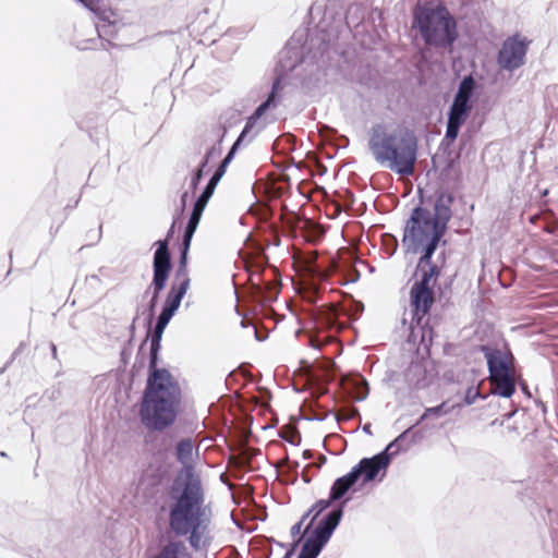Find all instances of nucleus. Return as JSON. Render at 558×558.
Returning a JSON list of instances; mask_svg holds the SVG:
<instances>
[{
    "mask_svg": "<svg viewBox=\"0 0 558 558\" xmlns=\"http://www.w3.org/2000/svg\"><path fill=\"white\" fill-rule=\"evenodd\" d=\"M161 343L150 342L148 376L144 388L140 418L151 432H162L175 422L181 404V388L167 368H159Z\"/></svg>",
    "mask_w": 558,
    "mask_h": 558,
    "instance_id": "nucleus-1",
    "label": "nucleus"
},
{
    "mask_svg": "<svg viewBox=\"0 0 558 558\" xmlns=\"http://www.w3.org/2000/svg\"><path fill=\"white\" fill-rule=\"evenodd\" d=\"M336 1L328 0L324 9L317 4L310 8L312 20L315 14L322 13V17L317 22L315 31L308 32L303 44L302 35L299 37L296 33L292 35L279 53L276 75L283 77L302 63L318 64L328 54L331 37L335 36L338 25L342 22V15L336 11Z\"/></svg>",
    "mask_w": 558,
    "mask_h": 558,
    "instance_id": "nucleus-2",
    "label": "nucleus"
},
{
    "mask_svg": "<svg viewBox=\"0 0 558 558\" xmlns=\"http://www.w3.org/2000/svg\"><path fill=\"white\" fill-rule=\"evenodd\" d=\"M368 148L374 159L399 175H411L417 160V138L402 128L387 132L383 124L372 128Z\"/></svg>",
    "mask_w": 558,
    "mask_h": 558,
    "instance_id": "nucleus-3",
    "label": "nucleus"
},
{
    "mask_svg": "<svg viewBox=\"0 0 558 558\" xmlns=\"http://www.w3.org/2000/svg\"><path fill=\"white\" fill-rule=\"evenodd\" d=\"M411 26L428 47L448 49L459 38L457 20L442 2H417L412 10Z\"/></svg>",
    "mask_w": 558,
    "mask_h": 558,
    "instance_id": "nucleus-4",
    "label": "nucleus"
},
{
    "mask_svg": "<svg viewBox=\"0 0 558 558\" xmlns=\"http://www.w3.org/2000/svg\"><path fill=\"white\" fill-rule=\"evenodd\" d=\"M205 495L184 492L179 498H168V524L178 537L187 536L190 546L198 550L207 527L205 523Z\"/></svg>",
    "mask_w": 558,
    "mask_h": 558,
    "instance_id": "nucleus-5",
    "label": "nucleus"
},
{
    "mask_svg": "<svg viewBox=\"0 0 558 558\" xmlns=\"http://www.w3.org/2000/svg\"><path fill=\"white\" fill-rule=\"evenodd\" d=\"M423 189L418 187L420 204L416 205L405 221L402 247L407 254H421V264L433 258L446 232L428 218V208L424 206Z\"/></svg>",
    "mask_w": 558,
    "mask_h": 558,
    "instance_id": "nucleus-6",
    "label": "nucleus"
},
{
    "mask_svg": "<svg viewBox=\"0 0 558 558\" xmlns=\"http://www.w3.org/2000/svg\"><path fill=\"white\" fill-rule=\"evenodd\" d=\"M78 3L95 15L96 21L94 27L97 37L85 39L75 37L72 41L74 47L81 51L96 50L99 45L105 50H108L109 47H114V44L110 39L118 35L122 26L117 12L108 7L104 0H78Z\"/></svg>",
    "mask_w": 558,
    "mask_h": 558,
    "instance_id": "nucleus-7",
    "label": "nucleus"
},
{
    "mask_svg": "<svg viewBox=\"0 0 558 558\" xmlns=\"http://www.w3.org/2000/svg\"><path fill=\"white\" fill-rule=\"evenodd\" d=\"M488 371V380L492 387L490 393L509 399L515 392V381L512 375L514 355L507 349L502 351L489 344L480 345Z\"/></svg>",
    "mask_w": 558,
    "mask_h": 558,
    "instance_id": "nucleus-8",
    "label": "nucleus"
},
{
    "mask_svg": "<svg viewBox=\"0 0 558 558\" xmlns=\"http://www.w3.org/2000/svg\"><path fill=\"white\" fill-rule=\"evenodd\" d=\"M193 454L194 444L192 438L180 439L175 446V458L182 464V470L172 480L168 498H179L184 492L195 493L197 496L205 495L202 480L195 472Z\"/></svg>",
    "mask_w": 558,
    "mask_h": 558,
    "instance_id": "nucleus-9",
    "label": "nucleus"
},
{
    "mask_svg": "<svg viewBox=\"0 0 558 558\" xmlns=\"http://www.w3.org/2000/svg\"><path fill=\"white\" fill-rule=\"evenodd\" d=\"M530 41L522 38L519 34L509 36L504 43L497 54L499 66L507 71H514L525 63Z\"/></svg>",
    "mask_w": 558,
    "mask_h": 558,
    "instance_id": "nucleus-10",
    "label": "nucleus"
},
{
    "mask_svg": "<svg viewBox=\"0 0 558 558\" xmlns=\"http://www.w3.org/2000/svg\"><path fill=\"white\" fill-rule=\"evenodd\" d=\"M170 274L171 272H169L168 263L163 265V263L161 264L159 260H156L155 268H153L151 282L143 293V299L151 293L148 303L143 307L142 311V314L146 315V322L148 326H150L153 319L155 318L159 295L165 290Z\"/></svg>",
    "mask_w": 558,
    "mask_h": 558,
    "instance_id": "nucleus-11",
    "label": "nucleus"
},
{
    "mask_svg": "<svg viewBox=\"0 0 558 558\" xmlns=\"http://www.w3.org/2000/svg\"><path fill=\"white\" fill-rule=\"evenodd\" d=\"M391 463V456L386 452H378L369 458H362L352 469V476L354 475L359 481L362 478L363 484L375 481L381 473V478L386 475L387 469Z\"/></svg>",
    "mask_w": 558,
    "mask_h": 558,
    "instance_id": "nucleus-12",
    "label": "nucleus"
},
{
    "mask_svg": "<svg viewBox=\"0 0 558 558\" xmlns=\"http://www.w3.org/2000/svg\"><path fill=\"white\" fill-rule=\"evenodd\" d=\"M434 302V289H418L411 287L410 306L412 317L409 326L411 333H414L416 327L423 329V319L429 314Z\"/></svg>",
    "mask_w": 558,
    "mask_h": 558,
    "instance_id": "nucleus-13",
    "label": "nucleus"
},
{
    "mask_svg": "<svg viewBox=\"0 0 558 558\" xmlns=\"http://www.w3.org/2000/svg\"><path fill=\"white\" fill-rule=\"evenodd\" d=\"M251 286L246 290L244 298L255 306H263L277 300L279 295V284L275 281H267L259 274L251 275Z\"/></svg>",
    "mask_w": 558,
    "mask_h": 558,
    "instance_id": "nucleus-14",
    "label": "nucleus"
},
{
    "mask_svg": "<svg viewBox=\"0 0 558 558\" xmlns=\"http://www.w3.org/2000/svg\"><path fill=\"white\" fill-rule=\"evenodd\" d=\"M454 195L446 190H437L432 203L433 211L428 209V218L444 232H447L448 223L453 216L452 205Z\"/></svg>",
    "mask_w": 558,
    "mask_h": 558,
    "instance_id": "nucleus-15",
    "label": "nucleus"
},
{
    "mask_svg": "<svg viewBox=\"0 0 558 558\" xmlns=\"http://www.w3.org/2000/svg\"><path fill=\"white\" fill-rule=\"evenodd\" d=\"M357 483L356 477L353 475L350 470L347 474L336 478L333 484L330 487L329 496L327 499H319L316 501V506L318 513H323L335 502L340 504L345 494Z\"/></svg>",
    "mask_w": 558,
    "mask_h": 558,
    "instance_id": "nucleus-16",
    "label": "nucleus"
},
{
    "mask_svg": "<svg viewBox=\"0 0 558 558\" xmlns=\"http://www.w3.org/2000/svg\"><path fill=\"white\" fill-rule=\"evenodd\" d=\"M349 499H344L340 504H338L335 508H332L329 512H327L318 522L316 527L313 530L316 534L320 535L325 539L329 542L333 532L339 526L343 513L344 507Z\"/></svg>",
    "mask_w": 558,
    "mask_h": 558,
    "instance_id": "nucleus-17",
    "label": "nucleus"
},
{
    "mask_svg": "<svg viewBox=\"0 0 558 558\" xmlns=\"http://www.w3.org/2000/svg\"><path fill=\"white\" fill-rule=\"evenodd\" d=\"M228 133V128L225 123H218L209 130V136L214 141L213 145L205 151L199 165L202 168H207L210 161L219 158L222 154V142Z\"/></svg>",
    "mask_w": 558,
    "mask_h": 558,
    "instance_id": "nucleus-18",
    "label": "nucleus"
},
{
    "mask_svg": "<svg viewBox=\"0 0 558 558\" xmlns=\"http://www.w3.org/2000/svg\"><path fill=\"white\" fill-rule=\"evenodd\" d=\"M175 223H177V218H173V221L167 232L166 238L161 239V240H157L154 243L155 253H154V257H153V268H155L156 260H159L161 264L163 263V265L168 263L169 272L172 271L173 264H172V257H171V253H170V248H169V242L173 238Z\"/></svg>",
    "mask_w": 558,
    "mask_h": 558,
    "instance_id": "nucleus-19",
    "label": "nucleus"
},
{
    "mask_svg": "<svg viewBox=\"0 0 558 558\" xmlns=\"http://www.w3.org/2000/svg\"><path fill=\"white\" fill-rule=\"evenodd\" d=\"M187 284L186 282L177 283L172 282L170 286L169 291L167 292L166 299L162 303L161 310L162 312L174 316L178 312L181 302L183 298L185 296L187 292Z\"/></svg>",
    "mask_w": 558,
    "mask_h": 558,
    "instance_id": "nucleus-20",
    "label": "nucleus"
},
{
    "mask_svg": "<svg viewBox=\"0 0 558 558\" xmlns=\"http://www.w3.org/2000/svg\"><path fill=\"white\" fill-rule=\"evenodd\" d=\"M480 85L472 73L464 75L459 82L454 98L475 106Z\"/></svg>",
    "mask_w": 558,
    "mask_h": 558,
    "instance_id": "nucleus-21",
    "label": "nucleus"
},
{
    "mask_svg": "<svg viewBox=\"0 0 558 558\" xmlns=\"http://www.w3.org/2000/svg\"><path fill=\"white\" fill-rule=\"evenodd\" d=\"M404 380L408 386L413 389H422L425 388L427 383V371L423 363L418 361H413L409 364L407 369L404 371Z\"/></svg>",
    "mask_w": 558,
    "mask_h": 558,
    "instance_id": "nucleus-22",
    "label": "nucleus"
},
{
    "mask_svg": "<svg viewBox=\"0 0 558 558\" xmlns=\"http://www.w3.org/2000/svg\"><path fill=\"white\" fill-rule=\"evenodd\" d=\"M282 77L281 75H276L272 84L271 89L268 93L265 100H263L256 108H255V118H262L269 109L276 108L281 99V85Z\"/></svg>",
    "mask_w": 558,
    "mask_h": 558,
    "instance_id": "nucleus-23",
    "label": "nucleus"
},
{
    "mask_svg": "<svg viewBox=\"0 0 558 558\" xmlns=\"http://www.w3.org/2000/svg\"><path fill=\"white\" fill-rule=\"evenodd\" d=\"M473 109V105L463 102L453 97L447 113V120L464 124Z\"/></svg>",
    "mask_w": 558,
    "mask_h": 558,
    "instance_id": "nucleus-24",
    "label": "nucleus"
},
{
    "mask_svg": "<svg viewBox=\"0 0 558 558\" xmlns=\"http://www.w3.org/2000/svg\"><path fill=\"white\" fill-rule=\"evenodd\" d=\"M462 403H450V400L442 401L440 404L436 407L426 408L418 418V421L414 424V426L420 425L422 422L427 420L430 416H442L449 413H452L456 409L461 408Z\"/></svg>",
    "mask_w": 558,
    "mask_h": 558,
    "instance_id": "nucleus-25",
    "label": "nucleus"
},
{
    "mask_svg": "<svg viewBox=\"0 0 558 558\" xmlns=\"http://www.w3.org/2000/svg\"><path fill=\"white\" fill-rule=\"evenodd\" d=\"M414 427L415 426L412 425L411 427L407 428L399 436H397L392 441H390L386 446V448L384 450H381L380 452H386V454L391 456V460H392L400 452L407 451L409 449V446H404L403 444Z\"/></svg>",
    "mask_w": 558,
    "mask_h": 558,
    "instance_id": "nucleus-26",
    "label": "nucleus"
},
{
    "mask_svg": "<svg viewBox=\"0 0 558 558\" xmlns=\"http://www.w3.org/2000/svg\"><path fill=\"white\" fill-rule=\"evenodd\" d=\"M173 316L160 311L150 335V342L161 343L162 335Z\"/></svg>",
    "mask_w": 558,
    "mask_h": 558,
    "instance_id": "nucleus-27",
    "label": "nucleus"
},
{
    "mask_svg": "<svg viewBox=\"0 0 558 558\" xmlns=\"http://www.w3.org/2000/svg\"><path fill=\"white\" fill-rule=\"evenodd\" d=\"M327 544V539L312 531L302 547L319 556Z\"/></svg>",
    "mask_w": 558,
    "mask_h": 558,
    "instance_id": "nucleus-28",
    "label": "nucleus"
},
{
    "mask_svg": "<svg viewBox=\"0 0 558 558\" xmlns=\"http://www.w3.org/2000/svg\"><path fill=\"white\" fill-rule=\"evenodd\" d=\"M185 549L182 541L169 542L154 558H179Z\"/></svg>",
    "mask_w": 558,
    "mask_h": 558,
    "instance_id": "nucleus-29",
    "label": "nucleus"
},
{
    "mask_svg": "<svg viewBox=\"0 0 558 558\" xmlns=\"http://www.w3.org/2000/svg\"><path fill=\"white\" fill-rule=\"evenodd\" d=\"M315 328L317 329L316 333H311L308 336V345L314 350L320 351L324 345L331 343L335 337L329 332L322 336L319 329L323 328V326L316 325Z\"/></svg>",
    "mask_w": 558,
    "mask_h": 558,
    "instance_id": "nucleus-30",
    "label": "nucleus"
},
{
    "mask_svg": "<svg viewBox=\"0 0 558 558\" xmlns=\"http://www.w3.org/2000/svg\"><path fill=\"white\" fill-rule=\"evenodd\" d=\"M167 456L166 451H158L153 454L154 462L159 463L156 468L158 483L169 473V465L166 464Z\"/></svg>",
    "mask_w": 558,
    "mask_h": 558,
    "instance_id": "nucleus-31",
    "label": "nucleus"
},
{
    "mask_svg": "<svg viewBox=\"0 0 558 558\" xmlns=\"http://www.w3.org/2000/svg\"><path fill=\"white\" fill-rule=\"evenodd\" d=\"M425 269L427 271V274L433 277L434 279V283L437 281L438 277L440 276V268L433 263V258L429 259L428 263H423L421 264V257L418 258V262H417V265H416V270H415V275L418 272V270H421L422 268H426Z\"/></svg>",
    "mask_w": 558,
    "mask_h": 558,
    "instance_id": "nucleus-32",
    "label": "nucleus"
},
{
    "mask_svg": "<svg viewBox=\"0 0 558 558\" xmlns=\"http://www.w3.org/2000/svg\"><path fill=\"white\" fill-rule=\"evenodd\" d=\"M205 169L206 168H202V166L198 163V166L192 171L189 186V192H191L192 194H195V192L197 191L198 185L203 180Z\"/></svg>",
    "mask_w": 558,
    "mask_h": 558,
    "instance_id": "nucleus-33",
    "label": "nucleus"
},
{
    "mask_svg": "<svg viewBox=\"0 0 558 558\" xmlns=\"http://www.w3.org/2000/svg\"><path fill=\"white\" fill-rule=\"evenodd\" d=\"M487 397L485 395H482L478 389L474 387H469L464 393L463 397V404L464 405H472L476 399L485 400Z\"/></svg>",
    "mask_w": 558,
    "mask_h": 558,
    "instance_id": "nucleus-34",
    "label": "nucleus"
},
{
    "mask_svg": "<svg viewBox=\"0 0 558 558\" xmlns=\"http://www.w3.org/2000/svg\"><path fill=\"white\" fill-rule=\"evenodd\" d=\"M421 272L420 279L414 282L412 287L418 288V289H433L434 284H430L432 281L434 282L433 277H430L425 268H422L418 270Z\"/></svg>",
    "mask_w": 558,
    "mask_h": 558,
    "instance_id": "nucleus-35",
    "label": "nucleus"
},
{
    "mask_svg": "<svg viewBox=\"0 0 558 558\" xmlns=\"http://www.w3.org/2000/svg\"><path fill=\"white\" fill-rule=\"evenodd\" d=\"M260 118H255V111L251 114V117L247 119L243 130L239 134L238 138L235 140V143H239V145L242 144L246 135L252 131L257 120Z\"/></svg>",
    "mask_w": 558,
    "mask_h": 558,
    "instance_id": "nucleus-36",
    "label": "nucleus"
},
{
    "mask_svg": "<svg viewBox=\"0 0 558 558\" xmlns=\"http://www.w3.org/2000/svg\"><path fill=\"white\" fill-rule=\"evenodd\" d=\"M172 282L182 283L186 282L187 289L190 288L191 279L189 276L187 266H178L174 274V280Z\"/></svg>",
    "mask_w": 558,
    "mask_h": 558,
    "instance_id": "nucleus-37",
    "label": "nucleus"
},
{
    "mask_svg": "<svg viewBox=\"0 0 558 558\" xmlns=\"http://www.w3.org/2000/svg\"><path fill=\"white\" fill-rule=\"evenodd\" d=\"M315 506H316V502L302 515L303 520H306L310 515H312L311 521L308 522V524L304 529V534H307L311 531V529L313 527L314 522L322 514V513L317 512V508L314 509Z\"/></svg>",
    "mask_w": 558,
    "mask_h": 558,
    "instance_id": "nucleus-38",
    "label": "nucleus"
},
{
    "mask_svg": "<svg viewBox=\"0 0 558 558\" xmlns=\"http://www.w3.org/2000/svg\"><path fill=\"white\" fill-rule=\"evenodd\" d=\"M462 125L463 124L461 123L447 120L445 134L449 135L450 137L452 136L453 138H457L459 136L460 129Z\"/></svg>",
    "mask_w": 558,
    "mask_h": 558,
    "instance_id": "nucleus-39",
    "label": "nucleus"
},
{
    "mask_svg": "<svg viewBox=\"0 0 558 558\" xmlns=\"http://www.w3.org/2000/svg\"><path fill=\"white\" fill-rule=\"evenodd\" d=\"M385 245H386L387 254L393 255L398 247V241L393 235L386 234L385 235Z\"/></svg>",
    "mask_w": 558,
    "mask_h": 558,
    "instance_id": "nucleus-40",
    "label": "nucleus"
},
{
    "mask_svg": "<svg viewBox=\"0 0 558 558\" xmlns=\"http://www.w3.org/2000/svg\"><path fill=\"white\" fill-rule=\"evenodd\" d=\"M359 388L362 389V392L355 398L356 402L365 400L369 393L368 383L364 377L359 378Z\"/></svg>",
    "mask_w": 558,
    "mask_h": 558,
    "instance_id": "nucleus-41",
    "label": "nucleus"
},
{
    "mask_svg": "<svg viewBox=\"0 0 558 558\" xmlns=\"http://www.w3.org/2000/svg\"><path fill=\"white\" fill-rule=\"evenodd\" d=\"M239 147H240L239 143L234 142L232 144V146L230 147L229 151L227 153V155L225 156V158L220 161V163L225 165L228 168L230 162L233 160Z\"/></svg>",
    "mask_w": 558,
    "mask_h": 558,
    "instance_id": "nucleus-42",
    "label": "nucleus"
},
{
    "mask_svg": "<svg viewBox=\"0 0 558 558\" xmlns=\"http://www.w3.org/2000/svg\"><path fill=\"white\" fill-rule=\"evenodd\" d=\"M202 215H203V211L193 207L186 225L197 228L198 223L201 221Z\"/></svg>",
    "mask_w": 558,
    "mask_h": 558,
    "instance_id": "nucleus-43",
    "label": "nucleus"
},
{
    "mask_svg": "<svg viewBox=\"0 0 558 558\" xmlns=\"http://www.w3.org/2000/svg\"><path fill=\"white\" fill-rule=\"evenodd\" d=\"M209 199L210 198L208 196H205L201 193L195 199L193 207L204 213Z\"/></svg>",
    "mask_w": 558,
    "mask_h": 558,
    "instance_id": "nucleus-44",
    "label": "nucleus"
},
{
    "mask_svg": "<svg viewBox=\"0 0 558 558\" xmlns=\"http://www.w3.org/2000/svg\"><path fill=\"white\" fill-rule=\"evenodd\" d=\"M303 536H299L296 539L293 541V543L290 545V548L286 551L284 556L292 558V556L295 554L296 548L302 543Z\"/></svg>",
    "mask_w": 558,
    "mask_h": 558,
    "instance_id": "nucleus-45",
    "label": "nucleus"
},
{
    "mask_svg": "<svg viewBox=\"0 0 558 558\" xmlns=\"http://www.w3.org/2000/svg\"><path fill=\"white\" fill-rule=\"evenodd\" d=\"M227 167L225 165L219 163L211 175L220 181L225 175Z\"/></svg>",
    "mask_w": 558,
    "mask_h": 558,
    "instance_id": "nucleus-46",
    "label": "nucleus"
},
{
    "mask_svg": "<svg viewBox=\"0 0 558 558\" xmlns=\"http://www.w3.org/2000/svg\"><path fill=\"white\" fill-rule=\"evenodd\" d=\"M304 522H305V520H303L301 518V520L299 522H296L295 524L292 525V527L290 530L291 536L295 537V536L300 535L301 529H302V525Z\"/></svg>",
    "mask_w": 558,
    "mask_h": 558,
    "instance_id": "nucleus-47",
    "label": "nucleus"
},
{
    "mask_svg": "<svg viewBox=\"0 0 558 558\" xmlns=\"http://www.w3.org/2000/svg\"><path fill=\"white\" fill-rule=\"evenodd\" d=\"M189 191H184L180 196V213L182 214L187 205Z\"/></svg>",
    "mask_w": 558,
    "mask_h": 558,
    "instance_id": "nucleus-48",
    "label": "nucleus"
},
{
    "mask_svg": "<svg viewBox=\"0 0 558 558\" xmlns=\"http://www.w3.org/2000/svg\"><path fill=\"white\" fill-rule=\"evenodd\" d=\"M191 242H192L191 239H186V238L182 236V241H181V244H180V252L181 253H189L190 246H191Z\"/></svg>",
    "mask_w": 558,
    "mask_h": 558,
    "instance_id": "nucleus-49",
    "label": "nucleus"
},
{
    "mask_svg": "<svg viewBox=\"0 0 558 558\" xmlns=\"http://www.w3.org/2000/svg\"><path fill=\"white\" fill-rule=\"evenodd\" d=\"M286 440L292 446H299L301 444V434L296 432L289 439Z\"/></svg>",
    "mask_w": 558,
    "mask_h": 558,
    "instance_id": "nucleus-50",
    "label": "nucleus"
},
{
    "mask_svg": "<svg viewBox=\"0 0 558 558\" xmlns=\"http://www.w3.org/2000/svg\"><path fill=\"white\" fill-rule=\"evenodd\" d=\"M196 229L197 228H195V227H191V226L186 225L185 228H184L183 238L192 240Z\"/></svg>",
    "mask_w": 558,
    "mask_h": 558,
    "instance_id": "nucleus-51",
    "label": "nucleus"
},
{
    "mask_svg": "<svg viewBox=\"0 0 558 558\" xmlns=\"http://www.w3.org/2000/svg\"><path fill=\"white\" fill-rule=\"evenodd\" d=\"M318 556L315 555L312 551L306 550L305 548H301V551L299 553L296 558H317Z\"/></svg>",
    "mask_w": 558,
    "mask_h": 558,
    "instance_id": "nucleus-52",
    "label": "nucleus"
},
{
    "mask_svg": "<svg viewBox=\"0 0 558 558\" xmlns=\"http://www.w3.org/2000/svg\"><path fill=\"white\" fill-rule=\"evenodd\" d=\"M457 138L450 137L449 135L445 134L444 138L440 142V147H449Z\"/></svg>",
    "mask_w": 558,
    "mask_h": 558,
    "instance_id": "nucleus-53",
    "label": "nucleus"
},
{
    "mask_svg": "<svg viewBox=\"0 0 558 558\" xmlns=\"http://www.w3.org/2000/svg\"><path fill=\"white\" fill-rule=\"evenodd\" d=\"M457 138L450 137L449 135L445 134L444 138L440 142V147H449Z\"/></svg>",
    "mask_w": 558,
    "mask_h": 558,
    "instance_id": "nucleus-54",
    "label": "nucleus"
},
{
    "mask_svg": "<svg viewBox=\"0 0 558 558\" xmlns=\"http://www.w3.org/2000/svg\"><path fill=\"white\" fill-rule=\"evenodd\" d=\"M140 311H141V308L138 307V308H137V312H136V315L134 316V318H133V320H132V324H131V325H130V327H129V330H130V333H131V338H133V336H134V333H135V323H136V320H137V318H138ZM131 340H132V339H130V341H131Z\"/></svg>",
    "mask_w": 558,
    "mask_h": 558,
    "instance_id": "nucleus-55",
    "label": "nucleus"
},
{
    "mask_svg": "<svg viewBox=\"0 0 558 558\" xmlns=\"http://www.w3.org/2000/svg\"><path fill=\"white\" fill-rule=\"evenodd\" d=\"M311 466H312V464H307V465L304 468V470H303V472H302V474H301V477H302L303 482H304V483H306V484H310V483H311V481H312V477H311V476L308 475V473H307V469H310Z\"/></svg>",
    "mask_w": 558,
    "mask_h": 558,
    "instance_id": "nucleus-56",
    "label": "nucleus"
},
{
    "mask_svg": "<svg viewBox=\"0 0 558 558\" xmlns=\"http://www.w3.org/2000/svg\"><path fill=\"white\" fill-rule=\"evenodd\" d=\"M219 182L220 181L218 179L211 175L207 181L206 186L215 191Z\"/></svg>",
    "mask_w": 558,
    "mask_h": 558,
    "instance_id": "nucleus-57",
    "label": "nucleus"
},
{
    "mask_svg": "<svg viewBox=\"0 0 558 558\" xmlns=\"http://www.w3.org/2000/svg\"><path fill=\"white\" fill-rule=\"evenodd\" d=\"M327 461L326 456L320 454L317 462L311 463L312 466H315L316 469H320Z\"/></svg>",
    "mask_w": 558,
    "mask_h": 558,
    "instance_id": "nucleus-58",
    "label": "nucleus"
},
{
    "mask_svg": "<svg viewBox=\"0 0 558 558\" xmlns=\"http://www.w3.org/2000/svg\"><path fill=\"white\" fill-rule=\"evenodd\" d=\"M24 347H25V343H24V342H21V343L19 344V347L13 351V353H12V355H11V359H10L12 362H13V361L16 359V356L22 352V350L24 349Z\"/></svg>",
    "mask_w": 558,
    "mask_h": 558,
    "instance_id": "nucleus-59",
    "label": "nucleus"
},
{
    "mask_svg": "<svg viewBox=\"0 0 558 558\" xmlns=\"http://www.w3.org/2000/svg\"><path fill=\"white\" fill-rule=\"evenodd\" d=\"M187 256H189V253L180 252L178 266H187Z\"/></svg>",
    "mask_w": 558,
    "mask_h": 558,
    "instance_id": "nucleus-60",
    "label": "nucleus"
},
{
    "mask_svg": "<svg viewBox=\"0 0 558 558\" xmlns=\"http://www.w3.org/2000/svg\"><path fill=\"white\" fill-rule=\"evenodd\" d=\"M519 385H520V388H521L522 392H523L526 397H529V398H530V397H531V392H530V389H529L527 384H526L525 381L521 380Z\"/></svg>",
    "mask_w": 558,
    "mask_h": 558,
    "instance_id": "nucleus-61",
    "label": "nucleus"
},
{
    "mask_svg": "<svg viewBox=\"0 0 558 558\" xmlns=\"http://www.w3.org/2000/svg\"><path fill=\"white\" fill-rule=\"evenodd\" d=\"M298 469H299V462L291 463L290 471L294 474V480L292 483H294L298 478Z\"/></svg>",
    "mask_w": 558,
    "mask_h": 558,
    "instance_id": "nucleus-62",
    "label": "nucleus"
},
{
    "mask_svg": "<svg viewBox=\"0 0 558 558\" xmlns=\"http://www.w3.org/2000/svg\"><path fill=\"white\" fill-rule=\"evenodd\" d=\"M535 404L541 409V411L543 412V414H546L547 413V407H546V403L543 402L542 400L539 399H536L535 400Z\"/></svg>",
    "mask_w": 558,
    "mask_h": 558,
    "instance_id": "nucleus-63",
    "label": "nucleus"
},
{
    "mask_svg": "<svg viewBox=\"0 0 558 558\" xmlns=\"http://www.w3.org/2000/svg\"><path fill=\"white\" fill-rule=\"evenodd\" d=\"M214 193H215V191L209 189V187H207L206 185H205V187L202 191V194L205 195V196H208L209 198H211Z\"/></svg>",
    "mask_w": 558,
    "mask_h": 558,
    "instance_id": "nucleus-64",
    "label": "nucleus"
}]
</instances>
